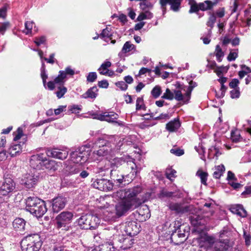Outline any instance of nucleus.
Wrapping results in <instances>:
<instances>
[{
  "instance_id": "55",
  "label": "nucleus",
  "mask_w": 251,
  "mask_h": 251,
  "mask_svg": "<svg viewBox=\"0 0 251 251\" xmlns=\"http://www.w3.org/2000/svg\"><path fill=\"white\" fill-rule=\"evenodd\" d=\"M238 216L241 217H246L247 215V212L246 210L244 208L242 205L238 204Z\"/></svg>"
},
{
  "instance_id": "31",
  "label": "nucleus",
  "mask_w": 251,
  "mask_h": 251,
  "mask_svg": "<svg viewBox=\"0 0 251 251\" xmlns=\"http://www.w3.org/2000/svg\"><path fill=\"white\" fill-rule=\"evenodd\" d=\"M116 240L115 239V242L114 241L107 242L102 245L101 250L102 251H116L118 247L115 246Z\"/></svg>"
},
{
  "instance_id": "42",
  "label": "nucleus",
  "mask_w": 251,
  "mask_h": 251,
  "mask_svg": "<svg viewBox=\"0 0 251 251\" xmlns=\"http://www.w3.org/2000/svg\"><path fill=\"white\" fill-rule=\"evenodd\" d=\"M161 93V88L159 85H156L151 91V94L154 99L158 98L160 96Z\"/></svg>"
},
{
  "instance_id": "30",
  "label": "nucleus",
  "mask_w": 251,
  "mask_h": 251,
  "mask_svg": "<svg viewBox=\"0 0 251 251\" xmlns=\"http://www.w3.org/2000/svg\"><path fill=\"white\" fill-rule=\"evenodd\" d=\"M46 154L49 157H52L58 159H62L63 153L60 151V150L53 149L52 150H47Z\"/></svg>"
},
{
  "instance_id": "11",
  "label": "nucleus",
  "mask_w": 251,
  "mask_h": 251,
  "mask_svg": "<svg viewBox=\"0 0 251 251\" xmlns=\"http://www.w3.org/2000/svg\"><path fill=\"white\" fill-rule=\"evenodd\" d=\"M168 207L170 210L174 211L176 214L179 215L190 213L193 208L191 205L174 202H170Z\"/></svg>"
},
{
  "instance_id": "3",
  "label": "nucleus",
  "mask_w": 251,
  "mask_h": 251,
  "mask_svg": "<svg viewBox=\"0 0 251 251\" xmlns=\"http://www.w3.org/2000/svg\"><path fill=\"white\" fill-rule=\"evenodd\" d=\"M143 202L142 199L121 200L115 206L116 215L119 217L122 216L128 211L136 208Z\"/></svg>"
},
{
  "instance_id": "5",
  "label": "nucleus",
  "mask_w": 251,
  "mask_h": 251,
  "mask_svg": "<svg viewBox=\"0 0 251 251\" xmlns=\"http://www.w3.org/2000/svg\"><path fill=\"white\" fill-rule=\"evenodd\" d=\"M77 223L81 229L93 230L98 227L100 219L96 215L86 214L81 216L77 220Z\"/></svg>"
},
{
  "instance_id": "4",
  "label": "nucleus",
  "mask_w": 251,
  "mask_h": 251,
  "mask_svg": "<svg viewBox=\"0 0 251 251\" xmlns=\"http://www.w3.org/2000/svg\"><path fill=\"white\" fill-rule=\"evenodd\" d=\"M113 138V137H109L110 140L104 138H98L95 143V146L98 147L99 149L94 151L93 154L99 157L104 156L110 154L112 151L113 146L111 142Z\"/></svg>"
},
{
  "instance_id": "9",
  "label": "nucleus",
  "mask_w": 251,
  "mask_h": 251,
  "mask_svg": "<svg viewBox=\"0 0 251 251\" xmlns=\"http://www.w3.org/2000/svg\"><path fill=\"white\" fill-rule=\"evenodd\" d=\"M208 242L211 244L213 251H227L232 247V244L228 239H219L216 241L212 238L207 239Z\"/></svg>"
},
{
  "instance_id": "25",
  "label": "nucleus",
  "mask_w": 251,
  "mask_h": 251,
  "mask_svg": "<svg viewBox=\"0 0 251 251\" xmlns=\"http://www.w3.org/2000/svg\"><path fill=\"white\" fill-rule=\"evenodd\" d=\"M191 96H186V92L183 95L180 90H175L174 92V99L177 101H182L184 103H188Z\"/></svg>"
},
{
  "instance_id": "64",
  "label": "nucleus",
  "mask_w": 251,
  "mask_h": 251,
  "mask_svg": "<svg viewBox=\"0 0 251 251\" xmlns=\"http://www.w3.org/2000/svg\"><path fill=\"white\" fill-rule=\"evenodd\" d=\"M238 57V53L237 52H230L227 58L229 61H234Z\"/></svg>"
},
{
  "instance_id": "60",
  "label": "nucleus",
  "mask_w": 251,
  "mask_h": 251,
  "mask_svg": "<svg viewBox=\"0 0 251 251\" xmlns=\"http://www.w3.org/2000/svg\"><path fill=\"white\" fill-rule=\"evenodd\" d=\"M230 97L232 99L238 98L240 96V91L239 88L238 89H234L230 92Z\"/></svg>"
},
{
  "instance_id": "6",
  "label": "nucleus",
  "mask_w": 251,
  "mask_h": 251,
  "mask_svg": "<svg viewBox=\"0 0 251 251\" xmlns=\"http://www.w3.org/2000/svg\"><path fill=\"white\" fill-rule=\"evenodd\" d=\"M127 176L121 173L119 170H111L110 171L111 182L113 187H124L129 183V180H126Z\"/></svg>"
},
{
  "instance_id": "37",
  "label": "nucleus",
  "mask_w": 251,
  "mask_h": 251,
  "mask_svg": "<svg viewBox=\"0 0 251 251\" xmlns=\"http://www.w3.org/2000/svg\"><path fill=\"white\" fill-rule=\"evenodd\" d=\"M209 14L210 15V16L208 18V21L207 22L206 25L210 27V29L208 30V34L210 35L211 34V29L214 26L216 18L214 13H212L210 12Z\"/></svg>"
},
{
  "instance_id": "56",
  "label": "nucleus",
  "mask_w": 251,
  "mask_h": 251,
  "mask_svg": "<svg viewBox=\"0 0 251 251\" xmlns=\"http://www.w3.org/2000/svg\"><path fill=\"white\" fill-rule=\"evenodd\" d=\"M73 217V214L71 212H64V222H70Z\"/></svg>"
},
{
  "instance_id": "2",
  "label": "nucleus",
  "mask_w": 251,
  "mask_h": 251,
  "mask_svg": "<svg viewBox=\"0 0 251 251\" xmlns=\"http://www.w3.org/2000/svg\"><path fill=\"white\" fill-rule=\"evenodd\" d=\"M42 245L41 237L38 234H30L25 237L21 242L23 251H39Z\"/></svg>"
},
{
  "instance_id": "50",
  "label": "nucleus",
  "mask_w": 251,
  "mask_h": 251,
  "mask_svg": "<svg viewBox=\"0 0 251 251\" xmlns=\"http://www.w3.org/2000/svg\"><path fill=\"white\" fill-rule=\"evenodd\" d=\"M162 98L172 100L174 99V93L169 88H167L165 93L162 96Z\"/></svg>"
},
{
  "instance_id": "21",
  "label": "nucleus",
  "mask_w": 251,
  "mask_h": 251,
  "mask_svg": "<svg viewBox=\"0 0 251 251\" xmlns=\"http://www.w3.org/2000/svg\"><path fill=\"white\" fill-rule=\"evenodd\" d=\"M43 159V153L33 155L30 159V166L34 169H40L42 166Z\"/></svg>"
},
{
  "instance_id": "22",
  "label": "nucleus",
  "mask_w": 251,
  "mask_h": 251,
  "mask_svg": "<svg viewBox=\"0 0 251 251\" xmlns=\"http://www.w3.org/2000/svg\"><path fill=\"white\" fill-rule=\"evenodd\" d=\"M52 207L54 213H58L63 209V197L61 196L52 200Z\"/></svg>"
},
{
  "instance_id": "20",
  "label": "nucleus",
  "mask_w": 251,
  "mask_h": 251,
  "mask_svg": "<svg viewBox=\"0 0 251 251\" xmlns=\"http://www.w3.org/2000/svg\"><path fill=\"white\" fill-rule=\"evenodd\" d=\"M117 241H120L122 243L121 245L117 246L118 248L119 247L124 250L130 248L134 243L132 236H130L126 237L124 235L119 236Z\"/></svg>"
},
{
  "instance_id": "16",
  "label": "nucleus",
  "mask_w": 251,
  "mask_h": 251,
  "mask_svg": "<svg viewBox=\"0 0 251 251\" xmlns=\"http://www.w3.org/2000/svg\"><path fill=\"white\" fill-rule=\"evenodd\" d=\"M119 117V115L113 111L105 112L102 114L97 115L95 118L100 121H105L109 123H117L116 121Z\"/></svg>"
},
{
  "instance_id": "39",
  "label": "nucleus",
  "mask_w": 251,
  "mask_h": 251,
  "mask_svg": "<svg viewBox=\"0 0 251 251\" xmlns=\"http://www.w3.org/2000/svg\"><path fill=\"white\" fill-rule=\"evenodd\" d=\"M75 74V71L71 66L66 67L64 71V82L66 79L72 77Z\"/></svg>"
},
{
  "instance_id": "54",
  "label": "nucleus",
  "mask_w": 251,
  "mask_h": 251,
  "mask_svg": "<svg viewBox=\"0 0 251 251\" xmlns=\"http://www.w3.org/2000/svg\"><path fill=\"white\" fill-rule=\"evenodd\" d=\"M170 152L177 156L182 155L184 153V150L179 148L172 149L170 150Z\"/></svg>"
},
{
  "instance_id": "45",
  "label": "nucleus",
  "mask_w": 251,
  "mask_h": 251,
  "mask_svg": "<svg viewBox=\"0 0 251 251\" xmlns=\"http://www.w3.org/2000/svg\"><path fill=\"white\" fill-rule=\"evenodd\" d=\"M176 171L175 170L172 168H167L166 170L165 175L168 179L172 180V178L176 177Z\"/></svg>"
},
{
  "instance_id": "40",
  "label": "nucleus",
  "mask_w": 251,
  "mask_h": 251,
  "mask_svg": "<svg viewBox=\"0 0 251 251\" xmlns=\"http://www.w3.org/2000/svg\"><path fill=\"white\" fill-rule=\"evenodd\" d=\"M41 76L43 80V85L44 87H46L47 83L46 80L48 76L46 73L45 65L43 62H42V64L41 68Z\"/></svg>"
},
{
  "instance_id": "19",
  "label": "nucleus",
  "mask_w": 251,
  "mask_h": 251,
  "mask_svg": "<svg viewBox=\"0 0 251 251\" xmlns=\"http://www.w3.org/2000/svg\"><path fill=\"white\" fill-rule=\"evenodd\" d=\"M26 222L24 219L20 218L15 219L12 223L13 228L21 234L24 233L25 228Z\"/></svg>"
},
{
  "instance_id": "13",
  "label": "nucleus",
  "mask_w": 251,
  "mask_h": 251,
  "mask_svg": "<svg viewBox=\"0 0 251 251\" xmlns=\"http://www.w3.org/2000/svg\"><path fill=\"white\" fill-rule=\"evenodd\" d=\"M82 170L80 164H76L71 160L67 161L64 167V176H67L77 174Z\"/></svg>"
},
{
  "instance_id": "36",
  "label": "nucleus",
  "mask_w": 251,
  "mask_h": 251,
  "mask_svg": "<svg viewBox=\"0 0 251 251\" xmlns=\"http://www.w3.org/2000/svg\"><path fill=\"white\" fill-rule=\"evenodd\" d=\"M196 175L200 178L202 184L204 185H207L206 181L208 176L207 172H203L201 170H199L196 173Z\"/></svg>"
},
{
  "instance_id": "24",
  "label": "nucleus",
  "mask_w": 251,
  "mask_h": 251,
  "mask_svg": "<svg viewBox=\"0 0 251 251\" xmlns=\"http://www.w3.org/2000/svg\"><path fill=\"white\" fill-rule=\"evenodd\" d=\"M77 236L75 228L64 225V239L66 238L67 241L72 239Z\"/></svg>"
},
{
  "instance_id": "58",
  "label": "nucleus",
  "mask_w": 251,
  "mask_h": 251,
  "mask_svg": "<svg viewBox=\"0 0 251 251\" xmlns=\"http://www.w3.org/2000/svg\"><path fill=\"white\" fill-rule=\"evenodd\" d=\"M97 78V75L96 72L89 73L87 76V80L88 82H93L95 81Z\"/></svg>"
},
{
  "instance_id": "29",
  "label": "nucleus",
  "mask_w": 251,
  "mask_h": 251,
  "mask_svg": "<svg viewBox=\"0 0 251 251\" xmlns=\"http://www.w3.org/2000/svg\"><path fill=\"white\" fill-rule=\"evenodd\" d=\"M42 166L49 170H55L57 169V165L55 161L52 160H48L43 156Z\"/></svg>"
},
{
  "instance_id": "51",
  "label": "nucleus",
  "mask_w": 251,
  "mask_h": 251,
  "mask_svg": "<svg viewBox=\"0 0 251 251\" xmlns=\"http://www.w3.org/2000/svg\"><path fill=\"white\" fill-rule=\"evenodd\" d=\"M171 239L176 245H180L181 243H178L179 236L177 235V230L175 229V230L171 234Z\"/></svg>"
},
{
  "instance_id": "35",
  "label": "nucleus",
  "mask_w": 251,
  "mask_h": 251,
  "mask_svg": "<svg viewBox=\"0 0 251 251\" xmlns=\"http://www.w3.org/2000/svg\"><path fill=\"white\" fill-rule=\"evenodd\" d=\"M225 171V168L223 165L217 166L215 168V171L213 173V177L217 179L220 178Z\"/></svg>"
},
{
  "instance_id": "28",
  "label": "nucleus",
  "mask_w": 251,
  "mask_h": 251,
  "mask_svg": "<svg viewBox=\"0 0 251 251\" xmlns=\"http://www.w3.org/2000/svg\"><path fill=\"white\" fill-rule=\"evenodd\" d=\"M126 163V160L122 157H116L114 158L110 162V166L112 170H118L122 165Z\"/></svg>"
},
{
  "instance_id": "17",
  "label": "nucleus",
  "mask_w": 251,
  "mask_h": 251,
  "mask_svg": "<svg viewBox=\"0 0 251 251\" xmlns=\"http://www.w3.org/2000/svg\"><path fill=\"white\" fill-rule=\"evenodd\" d=\"M181 0H160V3L163 9H165L167 3L171 6V9L175 12H177L180 8Z\"/></svg>"
},
{
  "instance_id": "15",
  "label": "nucleus",
  "mask_w": 251,
  "mask_h": 251,
  "mask_svg": "<svg viewBox=\"0 0 251 251\" xmlns=\"http://www.w3.org/2000/svg\"><path fill=\"white\" fill-rule=\"evenodd\" d=\"M15 188V184L11 178H6L0 188V197L8 195Z\"/></svg>"
},
{
  "instance_id": "57",
  "label": "nucleus",
  "mask_w": 251,
  "mask_h": 251,
  "mask_svg": "<svg viewBox=\"0 0 251 251\" xmlns=\"http://www.w3.org/2000/svg\"><path fill=\"white\" fill-rule=\"evenodd\" d=\"M115 85L122 91H125L128 88L127 84L125 82L123 81L116 82Z\"/></svg>"
},
{
  "instance_id": "43",
  "label": "nucleus",
  "mask_w": 251,
  "mask_h": 251,
  "mask_svg": "<svg viewBox=\"0 0 251 251\" xmlns=\"http://www.w3.org/2000/svg\"><path fill=\"white\" fill-rule=\"evenodd\" d=\"M146 107L144 104L143 99L142 97H138L136 100V110H139L140 109H143L145 110Z\"/></svg>"
},
{
  "instance_id": "44",
  "label": "nucleus",
  "mask_w": 251,
  "mask_h": 251,
  "mask_svg": "<svg viewBox=\"0 0 251 251\" xmlns=\"http://www.w3.org/2000/svg\"><path fill=\"white\" fill-rule=\"evenodd\" d=\"M112 64L109 61H106L104 62L98 69L99 73L101 75V72H105V71L108 70V68L110 67Z\"/></svg>"
},
{
  "instance_id": "8",
  "label": "nucleus",
  "mask_w": 251,
  "mask_h": 251,
  "mask_svg": "<svg viewBox=\"0 0 251 251\" xmlns=\"http://www.w3.org/2000/svg\"><path fill=\"white\" fill-rule=\"evenodd\" d=\"M142 190V188L138 186L128 190H120L117 191L116 196L121 200L140 199L138 195L141 193Z\"/></svg>"
},
{
  "instance_id": "62",
  "label": "nucleus",
  "mask_w": 251,
  "mask_h": 251,
  "mask_svg": "<svg viewBox=\"0 0 251 251\" xmlns=\"http://www.w3.org/2000/svg\"><path fill=\"white\" fill-rule=\"evenodd\" d=\"M112 34L107 28L103 29L102 32L100 35V37L101 38H110Z\"/></svg>"
},
{
  "instance_id": "52",
  "label": "nucleus",
  "mask_w": 251,
  "mask_h": 251,
  "mask_svg": "<svg viewBox=\"0 0 251 251\" xmlns=\"http://www.w3.org/2000/svg\"><path fill=\"white\" fill-rule=\"evenodd\" d=\"M197 86V84L196 82H194L192 80L190 81L189 82V86L186 90V96H191L193 88Z\"/></svg>"
},
{
  "instance_id": "33",
  "label": "nucleus",
  "mask_w": 251,
  "mask_h": 251,
  "mask_svg": "<svg viewBox=\"0 0 251 251\" xmlns=\"http://www.w3.org/2000/svg\"><path fill=\"white\" fill-rule=\"evenodd\" d=\"M22 151V147L20 144L12 145L9 148V152L12 157L16 155Z\"/></svg>"
},
{
  "instance_id": "18",
  "label": "nucleus",
  "mask_w": 251,
  "mask_h": 251,
  "mask_svg": "<svg viewBox=\"0 0 251 251\" xmlns=\"http://www.w3.org/2000/svg\"><path fill=\"white\" fill-rule=\"evenodd\" d=\"M126 231L130 236L136 235L140 231L138 223L135 221L128 222L126 226Z\"/></svg>"
},
{
  "instance_id": "49",
  "label": "nucleus",
  "mask_w": 251,
  "mask_h": 251,
  "mask_svg": "<svg viewBox=\"0 0 251 251\" xmlns=\"http://www.w3.org/2000/svg\"><path fill=\"white\" fill-rule=\"evenodd\" d=\"M152 4L149 1L144 0L140 3V8L143 10H146L147 9L152 8Z\"/></svg>"
},
{
  "instance_id": "34",
  "label": "nucleus",
  "mask_w": 251,
  "mask_h": 251,
  "mask_svg": "<svg viewBox=\"0 0 251 251\" xmlns=\"http://www.w3.org/2000/svg\"><path fill=\"white\" fill-rule=\"evenodd\" d=\"M174 193L170 192L165 189H162L159 193L157 194V197L161 200H163L165 198H170L173 197Z\"/></svg>"
},
{
  "instance_id": "23",
  "label": "nucleus",
  "mask_w": 251,
  "mask_h": 251,
  "mask_svg": "<svg viewBox=\"0 0 251 251\" xmlns=\"http://www.w3.org/2000/svg\"><path fill=\"white\" fill-rule=\"evenodd\" d=\"M98 95V89L96 86L91 87L81 96L83 99H95Z\"/></svg>"
},
{
  "instance_id": "27",
  "label": "nucleus",
  "mask_w": 251,
  "mask_h": 251,
  "mask_svg": "<svg viewBox=\"0 0 251 251\" xmlns=\"http://www.w3.org/2000/svg\"><path fill=\"white\" fill-rule=\"evenodd\" d=\"M174 227L177 230V235L179 236L178 243H183L186 240V234L184 230L183 231L181 230V225L179 221H175Z\"/></svg>"
},
{
  "instance_id": "53",
  "label": "nucleus",
  "mask_w": 251,
  "mask_h": 251,
  "mask_svg": "<svg viewBox=\"0 0 251 251\" xmlns=\"http://www.w3.org/2000/svg\"><path fill=\"white\" fill-rule=\"evenodd\" d=\"M57 228H60L63 225V212H61L55 219Z\"/></svg>"
},
{
  "instance_id": "47",
  "label": "nucleus",
  "mask_w": 251,
  "mask_h": 251,
  "mask_svg": "<svg viewBox=\"0 0 251 251\" xmlns=\"http://www.w3.org/2000/svg\"><path fill=\"white\" fill-rule=\"evenodd\" d=\"M34 24V23L32 21H26L25 24V28L26 30V31L25 32V33L26 34H28L29 33H31L32 32V29L33 27V25Z\"/></svg>"
},
{
  "instance_id": "38",
  "label": "nucleus",
  "mask_w": 251,
  "mask_h": 251,
  "mask_svg": "<svg viewBox=\"0 0 251 251\" xmlns=\"http://www.w3.org/2000/svg\"><path fill=\"white\" fill-rule=\"evenodd\" d=\"M135 49V46L130 42L127 41L124 45L121 52L126 53Z\"/></svg>"
},
{
  "instance_id": "32",
  "label": "nucleus",
  "mask_w": 251,
  "mask_h": 251,
  "mask_svg": "<svg viewBox=\"0 0 251 251\" xmlns=\"http://www.w3.org/2000/svg\"><path fill=\"white\" fill-rule=\"evenodd\" d=\"M199 4L200 10L206 11L211 9L214 5V3L210 0H205L203 2L199 3Z\"/></svg>"
},
{
  "instance_id": "46",
  "label": "nucleus",
  "mask_w": 251,
  "mask_h": 251,
  "mask_svg": "<svg viewBox=\"0 0 251 251\" xmlns=\"http://www.w3.org/2000/svg\"><path fill=\"white\" fill-rule=\"evenodd\" d=\"M215 52L217 61L221 62L222 60L221 57L224 56V54L219 45H217L216 47Z\"/></svg>"
},
{
  "instance_id": "48",
  "label": "nucleus",
  "mask_w": 251,
  "mask_h": 251,
  "mask_svg": "<svg viewBox=\"0 0 251 251\" xmlns=\"http://www.w3.org/2000/svg\"><path fill=\"white\" fill-rule=\"evenodd\" d=\"M195 150L199 153L200 155V158L203 160H205L204 153L205 152V148L202 146H199L198 147H195Z\"/></svg>"
},
{
  "instance_id": "63",
  "label": "nucleus",
  "mask_w": 251,
  "mask_h": 251,
  "mask_svg": "<svg viewBox=\"0 0 251 251\" xmlns=\"http://www.w3.org/2000/svg\"><path fill=\"white\" fill-rule=\"evenodd\" d=\"M200 10L199 9V4H197L195 1H194V3L192 4L191 5L190 9L189 10V13H194L197 12Z\"/></svg>"
},
{
  "instance_id": "1",
  "label": "nucleus",
  "mask_w": 251,
  "mask_h": 251,
  "mask_svg": "<svg viewBox=\"0 0 251 251\" xmlns=\"http://www.w3.org/2000/svg\"><path fill=\"white\" fill-rule=\"evenodd\" d=\"M25 203L26 211L37 218L42 217L47 211L45 201L37 197H28Z\"/></svg>"
},
{
  "instance_id": "7",
  "label": "nucleus",
  "mask_w": 251,
  "mask_h": 251,
  "mask_svg": "<svg viewBox=\"0 0 251 251\" xmlns=\"http://www.w3.org/2000/svg\"><path fill=\"white\" fill-rule=\"evenodd\" d=\"M89 151L86 150V146H82L70 154L71 160L76 164L85 163L89 156Z\"/></svg>"
},
{
  "instance_id": "14",
  "label": "nucleus",
  "mask_w": 251,
  "mask_h": 251,
  "mask_svg": "<svg viewBox=\"0 0 251 251\" xmlns=\"http://www.w3.org/2000/svg\"><path fill=\"white\" fill-rule=\"evenodd\" d=\"M92 185L94 188L103 191H110L113 188L110 180L104 178L96 179Z\"/></svg>"
},
{
  "instance_id": "61",
  "label": "nucleus",
  "mask_w": 251,
  "mask_h": 251,
  "mask_svg": "<svg viewBox=\"0 0 251 251\" xmlns=\"http://www.w3.org/2000/svg\"><path fill=\"white\" fill-rule=\"evenodd\" d=\"M9 27V23L5 22L0 25V33L3 35L6 29Z\"/></svg>"
},
{
  "instance_id": "41",
  "label": "nucleus",
  "mask_w": 251,
  "mask_h": 251,
  "mask_svg": "<svg viewBox=\"0 0 251 251\" xmlns=\"http://www.w3.org/2000/svg\"><path fill=\"white\" fill-rule=\"evenodd\" d=\"M231 139L233 142L237 143L241 141L242 138L240 135V132L237 130H235L231 131Z\"/></svg>"
},
{
  "instance_id": "10",
  "label": "nucleus",
  "mask_w": 251,
  "mask_h": 251,
  "mask_svg": "<svg viewBox=\"0 0 251 251\" xmlns=\"http://www.w3.org/2000/svg\"><path fill=\"white\" fill-rule=\"evenodd\" d=\"M59 75L53 81H50L47 83V87L50 90H53L55 87L59 91L56 93L57 97L60 99L63 97V71H60Z\"/></svg>"
},
{
  "instance_id": "26",
  "label": "nucleus",
  "mask_w": 251,
  "mask_h": 251,
  "mask_svg": "<svg viewBox=\"0 0 251 251\" xmlns=\"http://www.w3.org/2000/svg\"><path fill=\"white\" fill-rule=\"evenodd\" d=\"M180 125L179 120L178 119H175L166 124V128L170 132H174L180 127Z\"/></svg>"
},
{
  "instance_id": "12",
  "label": "nucleus",
  "mask_w": 251,
  "mask_h": 251,
  "mask_svg": "<svg viewBox=\"0 0 251 251\" xmlns=\"http://www.w3.org/2000/svg\"><path fill=\"white\" fill-rule=\"evenodd\" d=\"M39 180L38 176L27 174L22 178L20 183L25 189H31L35 187Z\"/></svg>"
},
{
  "instance_id": "59",
  "label": "nucleus",
  "mask_w": 251,
  "mask_h": 251,
  "mask_svg": "<svg viewBox=\"0 0 251 251\" xmlns=\"http://www.w3.org/2000/svg\"><path fill=\"white\" fill-rule=\"evenodd\" d=\"M46 40V37L44 36H42L39 37H36L35 38L34 43L37 46H39L41 44H44Z\"/></svg>"
}]
</instances>
